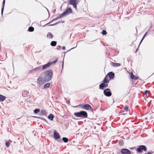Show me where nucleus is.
<instances>
[{
  "label": "nucleus",
  "instance_id": "f257e3e1",
  "mask_svg": "<svg viewBox=\"0 0 154 154\" xmlns=\"http://www.w3.org/2000/svg\"><path fill=\"white\" fill-rule=\"evenodd\" d=\"M45 76L44 78L47 82L49 81L52 77L53 72L51 70L46 71L45 72Z\"/></svg>",
  "mask_w": 154,
  "mask_h": 154
},
{
  "label": "nucleus",
  "instance_id": "f03ea898",
  "mask_svg": "<svg viewBox=\"0 0 154 154\" xmlns=\"http://www.w3.org/2000/svg\"><path fill=\"white\" fill-rule=\"evenodd\" d=\"M74 114L77 117L87 118L88 117V114L85 111H81L79 112H75Z\"/></svg>",
  "mask_w": 154,
  "mask_h": 154
},
{
  "label": "nucleus",
  "instance_id": "7ed1b4c3",
  "mask_svg": "<svg viewBox=\"0 0 154 154\" xmlns=\"http://www.w3.org/2000/svg\"><path fill=\"white\" fill-rule=\"evenodd\" d=\"M109 82L106 80L104 79L102 81V83H101L99 86V88L100 89L103 90L104 88H106L108 86V84L107 83H109Z\"/></svg>",
  "mask_w": 154,
  "mask_h": 154
},
{
  "label": "nucleus",
  "instance_id": "20e7f679",
  "mask_svg": "<svg viewBox=\"0 0 154 154\" xmlns=\"http://www.w3.org/2000/svg\"><path fill=\"white\" fill-rule=\"evenodd\" d=\"M114 73L112 72H110L107 73L104 79L109 82L110 80L114 79Z\"/></svg>",
  "mask_w": 154,
  "mask_h": 154
},
{
  "label": "nucleus",
  "instance_id": "39448f33",
  "mask_svg": "<svg viewBox=\"0 0 154 154\" xmlns=\"http://www.w3.org/2000/svg\"><path fill=\"white\" fill-rule=\"evenodd\" d=\"M147 150V148L144 145H140L138 146L136 149V151L138 152H142L143 150L144 152H146Z\"/></svg>",
  "mask_w": 154,
  "mask_h": 154
},
{
  "label": "nucleus",
  "instance_id": "423d86ee",
  "mask_svg": "<svg viewBox=\"0 0 154 154\" xmlns=\"http://www.w3.org/2000/svg\"><path fill=\"white\" fill-rule=\"evenodd\" d=\"M47 82L45 79L42 77H39L37 80V83L39 85H41L45 84Z\"/></svg>",
  "mask_w": 154,
  "mask_h": 154
},
{
  "label": "nucleus",
  "instance_id": "0eeeda50",
  "mask_svg": "<svg viewBox=\"0 0 154 154\" xmlns=\"http://www.w3.org/2000/svg\"><path fill=\"white\" fill-rule=\"evenodd\" d=\"M79 106L82 109L87 110H90L91 109V106L88 104H86L85 105L83 104H80Z\"/></svg>",
  "mask_w": 154,
  "mask_h": 154
},
{
  "label": "nucleus",
  "instance_id": "6e6552de",
  "mask_svg": "<svg viewBox=\"0 0 154 154\" xmlns=\"http://www.w3.org/2000/svg\"><path fill=\"white\" fill-rule=\"evenodd\" d=\"M57 60L58 59H57L54 61L53 62H49L47 64L44 65L42 66V69L44 70L45 69L48 68L53 63H56L57 61Z\"/></svg>",
  "mask_w": 154,
  "mask_h": 154
},
{
  "label": "nucleus",
  "instance_id": "1a4fd4ad",
  "mask_svg": "<svg viewBox=\"0 0 154 154\" xmlns=\"http://www.w3.org/2000/svg\"><path fill=\"white\" fill-rule=\"evenodd\" d=\"M79 2V0H70L69 1V4L72 5L73 7L76 9L77 5Z\"/></svg>",
  "mask_w": 154,
  "mask_h": 154
},
{
  "label": "nucleus",
  "instance_id": "9d476101",
  "mask_svg": "<svg viewBox=\"0 0 154 154\" xmlns=\"http://www.w3.org/2000/svg\"><path fill=\"white\" fill-rule=\"evenodd\" d=\"M72 10L71 8H68L60 15V17H62L67 15L68 14L71 13L72 12Z\"/></svg>",
  "mask_w": 154,
  "mask_h": 154
},
{
  "label": "nucleus",
  "instance_id": "9b49d317",
  "mask_svg": "<svg viewBox=\"0 0 154 154\" xmlns=\"http://www.w3.org/2000/svg\"><path fill=\"white\" fill-rule=\"evenodd\" d=\"M104 94L107 97H110L112 95V93L110 90L109 88H106L103 91Z\"/></svg>",
  "mask_w": 154,
  "mask_h": 154
},
{
  "label": "nucleus",
  "instance_id": "f8f14e48",
  "mask_svg": "<svg viewBox=\"0 0 154 154\" xmlns=\"http://www.w3.org/2000/svg\"><path fill=\"white\" fill-rule=\"evenodd\" d=\"M121 152L123 154H131L129 150L126 149H121Z\"/></svg>",
  "mask_w": 154,
  "mask_h": 154
},
{
  "label": "nucleus",
  "instance_id": "ddd939ff",
  "mask_svg": "<svg viewBox=\"0 0 154 154\" xmlns=\"http://www.w3.org/2000/svg\"><path fill=\"white\" fill-rule=\"evenodd\" d=\"M54 137L55 139H58L60 138V136L59 133L56 131H54Z\"/></svg>",
  "mask_w": 154,
  "mask_h": 154
},
{
  "label": "nucleus",
  "instance_id": "4468645a",
  "mask_svg": "<svg viewBox=\"0 0 154 154\" xmlns=\"http://www.w3.org/2000/svg\"><path fill=\"white\" fill-rule=\"evenodd\" d=\"M53 35L51 32H48L47 35V37L49 39H52L53 38Z\"/></svg>",
  "mask_w": 154,
  "mask_h": 154
},
{
  "label": "nucleus",
  "instance_id": "2eb2a0df",
  "mask_svg": "<svg viewBox=\"0 0 154 154\" xmlns=\"http://www.w3.org/2000/svg\"><path fill=\"white\" fill-rule=\"evenodd\" d=\"M6 97H5L0 94V101H3L4 100L6 99Z\"/></svg>",
  "mask_w": 154,
  "mask_h": 154
},
{
  "label": "nucleus",
  "instance_id": "dca6fc26",
  "mask_svg": "<svg viewBox=\"0 0 154 154\" xmlns=\"http://www.w3.org/2000/svg\"><path fill=\"white\" fill-rule=\"evenodd\" d=\"M112 65L114 66L118 67L120 66L121 64L119 63L113 62L112 63Z\"/></svg>",
  "mask_w": 154,
  "mask_h": 154
},
{
  "label": "nucleus",
  "instance_id": "f3484780",
  "mask_svg": "<svg viewBox=\"0 0 154 154\" xmlns=\"http://www.w3.org/2000/svg\"><path fill=\"white\" fill-rule=\"evenodd\" d=\"M5 0H3V2H2V4H3L2 7V11H1V12H2V14L3 12V11H4V6H5Z\"/></svg>",
  "mask_w": 154,
  "mask_h": 154
},
{
  "label": "nucleus",
  "instance_id": "a211bd4d",
  "mask_svg": "<svg viewBox=\"0 0 154 154\" xmlns=\"http://www.w3.org/2000/svg\"><path fill=\"white\" fill-rule=\"evenodd\" d=\"M57 42L55 41H52L51 43V45L52 46H54L56 45Z\"/></svg>",
  "mask_w": 154,
  "mask_h": 154
},
{
  "label": "nucleus",
  "instance_id": "6ab92c4d",
  "mask_svg": "<svg viewBox=\"0 0 154 154\" xmlns=\"http://www.w3.org/2000/svg\"><path fill=\"white\" fill-rule=\"evenodd\" d=\"M54 117L53 115L52 114H50L48 116V118L49 119H50L51 120H53Z\"/></svg>",
  "mask_w": 154,
  "mask_h": 154
},
{
  "label": "nucleus",
  "instance_id": "aec40b11",
  "mask_svg": "<svg viewBox=\"0 0 154 154\" xmlns=\"http://www.w3.org/2000/svg\"><path fill=\"white\" fill-rule=\"evenodd\" d=\"M50 83H48L46 84L45 85L44 87V88H49L50 87Z\"/></svg>",
  "mask_w": 154,
  "mask_h": 154
},
{
  "label": "nucleus",
  "instance_id": "412c9836",
  "mask_svg": "<svg viewBox=\"0 0 154 154\" xmlns=\"http://www.w3.org/2000/svg\"><path fill=\"white\" fill-rule=\"evenodd\" d=\"M41 115H45L46 114V112L45 110H42L41 112Z\"/></svg>",
  "mask_w": 154,
  "mask_h": 154
},
{
  "label": "nucleus",
  "instance_id": "4be33fe9",
  "mask_svg": "<svg viewBox=\"0 0 154 154\" xmlns=\"http://www.w3.org/2000/svg\"><path fill=\"white\" fill-rule=\"evenodd\" d=\"M28 30L30 32H33L34 30V28L32 27H30L28 29Z\"/></svg>",
  "mask_w": 154,
  "mask_h": 154
},
{
  "label": "nucleus",
  "instance_id": "5701e85b",
  "mask_svg": "<svg viewBox=\"0 0 154 154\" xmlns=\"http://www.w3.org/2000/svg\"><path fill=\"white\" fill-rule=\"evenodd\" d=\"M62 140L65 143H67L68 142V140L67 138L66 137H63Z\"/></svg>",
  "mask_w": 154,
  "mask_h": 154
},
{
  "label": "nucleus",
  "instance_id": "b1692460",
  "mask_svg": "<svg viewBox=\"0 0 154 154\" xmlns=\"http://www.w3.org/2000/svg\"><path fill=\"white\" fill-rule=\"evenodd\" d=\"M130 76H131V78L132 79H133L134 78V75L132 72H131L130 73Z\"/></svg>",
  "mask_w": 154,
  "mask_h": 154
},
{
  "label": "nucleus",
  "instance_id": "393cba45",
  "mask_svg": "<svg viewBox=\"0 0 154 154\" xmlns=\"http://www.w3.org/2000/svg\"><path fill=\"white\" fill-rule=\"evenodd\" d=\"M10 144V143L9 142V141H6V142L5 145H6V146L7 147H9Z\"/></svg>",
  "mask_w": 154,
  "mask_h": 154
},
{
  "label": "nucleus",
  "instance_id": "a878e982",
  "mask_svg": "<svg viewBox=\"0 0 154 154\" xmlns=\"http://www.w3.org/2000/svg\"><path fill=\"white\" fill-rule=\"evenodd\" d=\"M40 112V110L38 109H35L34 110V112L35 113H36L38 112Z\"/></svg>",
  "mask_w": 154,
  "mask_h": 154
},
{
  "label": "nucleus",
  "instance_id": "bb28decb",
  "mask_svg": "<svg viewBox=\"0 0 154 154\" xmlns=\"http://www.w3.org/2000/svg\"><path fill=\"white\" fill-rule=\"evenodd\" d=\"M124 109L126 111H128V107L127 106H125L124 108Z\"/></svg>",
  "mask_w": 154,
  "mask_h": 154
},
{
  "label": "nucleus",
  "instance_id": "cd10ccee",
  "mask_svg": "<svg viewBox=\"0 0 154 154\" xmlns=\"http://www.w3.org/2000/svg\"><path fill=\"white\" fill-rule=\"evenodd\" d=\"M119 143L121 146L122 145L124 144V142L123 140H120L119 141Z\"/></svg>",
  "mask_w": 154,
  "mask_h": 154
},
{
  "label": "nucleus",
  "instance_id": "c85d7f7f",
  "mask_svg": "<svg viewBox=\"0 0 154 154\" xmlns=\"http://www.w3.org/2000/svg\"><path fill=\"white\" fill-rule=\"evenodd\" d=\"M107 34V32L106 30H103L102 32V34L103 35H106Z\"/></svg>",
  "mask_w": 154,
  "mask_h": 154
},
{
  "label": "nucleus",
  "instance_id": "c756f323",
  "mask_svg": "<svg viewBox=\"0 0 154 154\" xmlns=\"http://www.w3.org/2000/svg\"><path fill=\"white\" fill-rule=\"evenodd\" d=\"M147 33V32H146L145 34L143 36V37L142 39H141V42H140L142 41V40L143 39L144 37H145V36L146 35V34Z\"/></svg>",
  "mask_w": 154,
  "mask_h": 154
},
{
  "label": "nucleus",
  "instance_id": "7c9ffc66",
  "mask_svg": "<svg viewBox=\"0 0 154 154\" xmlns=\"http://www.w3.org/2000/svg\"><path fill=\"white\" fill-rule=\"evenodd\" d=\"M153 152H148L147 153H145V154H152V153H153Z\"/></svg>",
  "mask_w": 154,
  "mask_h": 154
},
{
  "label": "nucleus",
  "instance_id": "2f4dec72",
  "mask_svg": "<svg viewBox=\"0 0 154 154\" xmlns=\"http://www.w3.org/2000/svg\"><path fill=\"white\" fill-rule=\"evenodd\" d=\"M62 49L63 50H65V49H66V48L64 46H63V48H62Z\"/></svg>",
  "mask_w": 154,
  "mask_h": 154
},
{
  "label": "nucleus",
  "instance_id": "473e14b6",
  "mask_svg": "<svg viewBox=\"0 0 154 154\" xmlns=\"http://www.w3.org/2000/svg\"><path fill=\"white\" fill-rule=\"evenodd\" d=\"M135 79L137 80L138 79V77L137 76H135L134 78Z\"/></svg>",
  "mask_w": 154,
  "mask_h": 154
},
{
  "label": "nucleus",
  "instance_id": "72a5a7b5",
  "mask_svg": "<svg viewBox=\"0 0 154 154\" xmlns=\"http://www.w3.org/2000/svg\"><path fill=\"white\" fill-rule=\"evenodd\" d=\"M147 91H145V94H146L147 93Z\"/></svg>",
  "mask_w": 154,
  "mask_h": 154
}]
</instances>
